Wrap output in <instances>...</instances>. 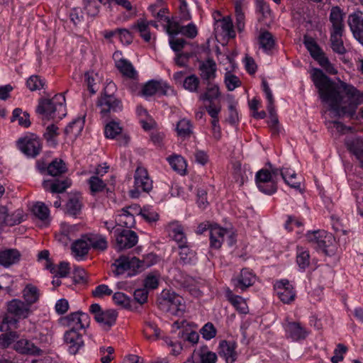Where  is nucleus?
Listing matches in <instances>:
<instances>
[{
    "label": "nucleus",
    "mask_w": 363,
    "mask_h": 363,
    "mask_svg": "<svg viewBox=\"0 0 363 363\" xmlns=\"http://www.w3.org/2000/svg\"><path fill=\"white\" fill-rule=\"evenodd\" d=\"M255 279V276L252 272L245 268L241 270L240 276L233 279V281L235 288L244 291L254 284Z\"/></svg>",
    "instance_id": "5701e85b"
},
{
    "label": "nucleus",
    "mask_w": 363,
    "mask_h": 363,
    "mask_svg": "<svg viewBox=\"0 0 363 363\" xmlns=\"http://www.w3.org/2000/svg\"><path fill=\"white\" fill-rule=\"evenodd\" d=\"M21 254L17 249L9 248L0 250V265L8 268L17 264L21 259Z\"/></svg>",
    "instance_id": "aec40b11"
},
{
    "label": "nucleus",
    "mask_w": 363,
    "mask_h": 363,
    "mask_svg": "<svg viewBox=\"0 0 363 363\" xmlns=\"http://www.w3.org/2000/svg\"><path fill=\"white\" fill-rule=\"evenodd\" d=\"M217 23L229 38H234L235 36L233 22L229 16L223 17L221 20L218 21Z\"/></svg>",
    "instance_id": "8fccbe9b"
},
{
    "label": "nucleus",
    "mask_w": 363,
    "mask_h": 363,
    "mask_svg": "<svg viewBox=\"0 0 363 363\" xmlns=\"http://www.w3.org/2000/svg\"><path fill=\"white\" fill-rule=\"evenodd\" d=\"M347 24L354 38L363 46V12L357 11L350 13Z\"/></svg>",
    "instance_id": "f8f14e48"
},
{
    "label": "nucleus",
    "mask_w": 363,
    "mask_h": 363,
    "mask_svg": "<svg viewBox=\"0 0 363 363\" xmlns=\"http://www.w3.org/2000/svg\"><path fill=\"white\" fill-rule=\"evenodd\" d=\"M114 234L116 241V249L118 251L134 247L138 240L136 233L128 229L120 230L117 228L115 230Z\"/></svg>",
    "instance_id": "1a4fd4ad"
},
{
    "label": "nucleus",
    "mask_w": 363,
    "mask_h": 363,
    "mask_svg": "<svg viewBox=\"0 0 363 363\" xmlns=\"http://www.w3.org/2000/svg\"><path fill=\"white\" fill-rule=\"evenodd\" d=\"M200 361L194 363H216L217 361V355L215 352L208 350L207 346L201 347L199 352Z\"/></svg>",
    "instance_id": "49530a36"
},
{
    "label": "nucleus",
    "mask_w": 363,
    "mask_h": 363,
    "mask_svg": "<svg viewBox=\"0 0 363 363\" xmlns=\"http://www.w3.org/2000/svg\"><path fill=\"white\" fill-rule=\"evenodd\" d=\"M281 176L284 182L291 188L299 190L301 189V183H291L290 180L295 179L296 177V174L294 170L289 168L281 169Z\"/></svg>",
    "instance_id": "09e8293b"
},
{
    "label": "nucleus",
    "mask_w": 363,
    "mask_h": 363,
    "mask_svg": "<svg viewBox=\"0 0 363 363\" xmlns=\"http://www.w3.org/2000/svg\"><path fill=\"white\" fill-rule=\"evenodd\" d=\"M200 80L195 74L188 76L184 80L183 86L184 89L191 92H196L198 91Z\"/></svg>",
    "instance_id": "6e6d98bb"
},
{
    "label": "nucleus",
    "mask_w": 363,
    "mask_h": 363,
    "mask_svg": "<svg viewBox=\"0 0 363 363\" xmlns=\"http://www.w3.org/2000/svg\"><path fill=\"white\" fill-rule=\"evenodd\" d=\"M113 300L117 305L121 306L123 308H130L131 300L124 293L116 292L113 295Z\"/></svg>",
    "instance_id": "338daca9"
},
{
    "label": "nucleus",
    "mask_w": 363,
    "mask_h": 363,
    "mask_svg": "<svg viewBox=\"0 0 363 363\" xmlns=\"http://www.w3.org/2000/svg\"><path fill=\"white\" fill-rule=\"evenodd\" d=\"M192 123L189 120L183 118L180 120L176 126V131L178 136L182 138L190 137L192 134Z\"/></svg>",
    "instance_id": "e433bc0d"
},
{
    "label": "nucleus",
    "mask_w": 363,
    "mask_h": 363,
    "mask_svg": "<svg viewBox=\"0 0 363 363\" xmlns=\"http://www.w3.org/2000/svg\"><path fill=\"white\" fill-rule=\"evenodd\" d=\"M71 185V180L65 178L62 179H52L44 180L43 186L45 191H49L52 194H60L66 191Z\"/></svg>",
    "instance_id": "f3484780"
},
{
    "label": "nucleus",
    "mask_w": 363,
    "mask_h": 363,
    "mask_svg": "<svg viewBox=\"0 0 363 363\" xmlns=\"http://www.w3.org/2000/svg\"><path fill=\"white\" fill-rule=\"evenodd\" d=\"M84 9L88 16L96 17L99 13V4L96 0H83Z\"/></svg>",
    "instance_id": "5fc2aeb1"
},
{
    "label": "nucleus",
    "mask_w": 363,
    "mask_h": 363,
    "mask_svg": "<svg viewBox=\"0 0 363 363\" xmlns=\"http://www.w3.org/2000/svg\"><path fill=\"white\" fill-rule=\"evenodd\" d=\"M199 69L200 71V76L206 82H212L216 76V64L213 59H208L206 61L201 62L199 65Z\"/></svg>",
    "instance_id": "a211bd4d"
},
{
    "label": "nucleus",
    "mask_w": 363,
    "mask_h": 363,
    "mask_svg": "<svg viewBox=\"0 0 363 363\" xmlns=\"http://www.w3.org/2000/svg\"><path fill=\"white\" fill-rule=\"evenodd\" d=\"M344 16L339 6H333L330 9L329 21L332 24L330 31H345Z\"/></svg>",
    "instance_id": "412c9836"
},
{
    "label": "nucleus",
    "mask_w": 363,
    "mask_h": 363,
    "mask_svg": "<svg viewBox=\"0 0 363 363\" xmlns=\"http://www.w3.org/2000/svg\"><path fill=\"white\" fill-rule=\"evenodd\" d=\"M160 86V81L157 80H150L147 82L142 89V94L144 96H152L154 94H157L158 91V88Z\"/></svg>",
    "instance_id": "3c124183"
},
{
    "label": "nucleus",
    "mask_w": 363,
    "mask_h": 363,
    "mask_svg": "<svg viewBox=\"0 0 363 363\" xmlns=\"http://www.w3.org/2000/svg\"><path fill=\"white\" fill-rule=\"evenodd\" d=\"M13 348L19 354L32 356H41L43 351L27 339H21L13 345Z\"/></svg>",
    "instance_id": "dca6fc26"
},
{
    "label": "nucleus",
    "mask_w": 363,
    "mask_h": 363,
    "mask_svg": "<svg viewBox=\"0 0 363 363\" xmlns=\"http://www.w3.org/2000/svg\"><path fill=\"white\" fill-rule=\"evenodd\" d=\"M121 131L122 128L119 124L112 121L106 125L104 133L107 138H117L119 145H126L129 143L130 138L125 134H121Z\"/></svg>",
    "instance_id": "2eb2a0df"
},
{
    "label": "nucleus",
    "mask_w": 363,
    "mask_h": 363,
    "mask_svg": "<svg viewBox=\"0 0 363 363\" xmlns=\"http://www.w3.org/2000/svg\"><path fill=\"white\" fill-rule=\"evenodd\" d=\"M133 28H137L140 33V36L145 42H149L151 39V34L148 29V23L144 20L138 21L137 23L133 26Z\"/></svg>",
    "instance_id": "864d4df0"
},
{
    "label": "nucleus",
    "mask_w": 363,
    "mask_h": 363,
    "mask_svg": "<svg viewBox=\"0 0 363 363\" xmlns=\"http://www.w3.org/2000/svg\"><path fill=\"white\" fill-rule=\"evenodd\" d=\"M258 39L259 47L262 48L266 52L271 51L275 45L274 36L270 32L267 30L262 32L259 34Z\"/></svg>",
    "instance_id": "72a5a7b5"
},
{
    "label": "nucleus",
    "mask_w": 363,
    "mask_h": 363,
    "mask_svg": "<svg viewBox=\"0 0 363 363\" xmlns=\"http://www.w3.org/2000/svg\"><path fill=\"white\" fill-rule=\"evenodd\" d=\"M179 262L183 264L193 263L196 259V253L190 248L188 244L179 245Z\"/></svg>",
    "instance_id": "473e14b6"
},
{
    "label": "nucleus",
    "mask_w": 363,
    "mask_h": 363,
    "mask_svg": "<svg viewBox=\"0 0 363 363\" xmlns=\"http://www.w3.org/2000/svg\"><path fill=\"white\" fill-rule=\"evenodd\" d=\"M303 44L313 58L323 52L315 40L311 37L305 35L303 38Z\"/></svg>",
    "instance_id": "a18cd8bd"
},
{
    "label": "nucleus",
    "mask_w": 363,
    "mask_h": 363,
    "mask_svg": "<svg viewBox=\"0 0 363 363\" xmlns=\"http://www.w3.org/2000/svg\"><path fill=\"white\" fill-rule=\"evenodd\" d=\"M345 144L347 150L353 154L359 162L360 167L363 169V139L360 138H348Z\"/></svg>",
    "instance_id": "6ab92c4d"
},
{
    "label": "nucleus",
    "mask_w": 363,
    "mask_h": 363,
    "mask_svg": "<svg viewBox=\"0 0 363 363\" xmlns=\"http://www.w3.org/2000/svg\"><path fill=\"white\" fill-rule=\"evenodd\" d=\"M116 67L123 75L130 79L136 78L137 72L132 64L127 60H120L116 62Z\"/></svg>",
    "instance_id": "f704fd0d"
},
{
    "label": "nucleus",
    "mask_w": 363,
    "mask_h": 363,
    "mask_svg": "<svg viewBox=\"0 0 363 363\" xmlns=\"http://www.w3.org/2000/svg\"><path fill=\"white\" fill-rule=\"evenodd\" d=\"M97 106L100 108L101 117L106 119L111 118V113L119 112L123 109L121 101L113 94H107L106 89L98 99Z\"/></svg>",
    "instance_id": "0eeeda50"
},
{
    "label": "nucleus",
    "mask_w": 363,
    "mask_h": 363,
    "mask_svg": "<svg viewBox=\"0 0 363 363\" xmlns=\"http://www.w3.org/2000/svg\"><path fill=\"white\" fill-rule=\"evenodd\" d=\"M147 262L148 261H143V259L140 260L135 257H133L130 259L128 257L122 255L116 259L113 264V266L116 267L114 273L118 276L130 269L132 270L133 272L129 274L130 276L135 275L151 267V263Z\"/></svg>",
    "instance_id": "39448f33"
},
{
    "label": "nucleus",
    "mask_w": 363,
    "mask_h": 363,
    "mask_svg": "<svg viewBox=\"0 0 363 363\" xmlns=\"http://www.w3.org/2000/svg\"><path fill=\"white\" fill-rule=\"evenodd\" d=\"M274 289L280 300L284 303H289L294 300L295 291L287 279H282L274 284Z\"/></svg>",
    "instance_id": "4468645a"
},
{
    "label": "nucleus",
    "mask_w": 363,
    "mask_h": 363,
    "mask_svg": "<svg viewBox=\"0 0 363 363\" xmlns=\"http://www.w3.org/2000/svg\"><path fill=\"white\" fill-rule=\"evenodd\" d=\"M33 212L42 220H45L49 216V210L43 203H37L33 208Z\"/></svg>",
    "instance_id": "774afa93"
},
{
    "label": "nucleus",
    "mask_w": 363,
    "mask_h": 363,
    "mask_svg": "<svg viewBox=\"0 0 363 363\" xmlns=\"http://www.w3.org/2000/svg\"><path fill=\"white\" fill-rule=\"evenodd\" d=\"M118 313L115 310H106L96 314L94 317L96 321L104 329H109L115 324Z\"/></svg>",
    "instance_id": "a878e982"
},
{
    "label": "nucleus",
    "mask_w": 363,
    "mask_h": 363,
    "mask_svg": "<svg viewBox=\"0 0 363 363\" xmlns=\"http://www.w3.org/2000/svg\"><path fill=\"white\" fill-rule=\"evenodd\" d=\"M183 298L174 291L164 290L158 301L160 309L169 312L172 315H179L182 313Z\"/></svg>",
    "instance_id": "423d86ee"
},
{
    "label": "nucleus",
    "mask_w": 363,
    "mask_h": 363,
    "mask_svg": "<svg viewBox=\"0 0 363 363\" xmlns=\"http://www.w3.org/2000/svg\"><path fill=\"white\" fill-rule=\"evenodd\" d=\"M65 97L62 94H56L53 98L40 99L36 108V112L48 120L62 119L67 114Z\"/></svg>",
    "instance_id": "7ed1b4c3"
},
{
    "label": "nucleus",
    "mask_w": 363,
    "mask_h": 363,
    "mask_svg": "<svg viewBox=\"0 0 363 363\" xmlns=\"http://www.w3.org/2000/svg\"><path fill=\"white\" fill-rule=\"evenodd\" d=\"M242 0L235 4L236 24L238 31L241 32L245 28V15L242 11L241 4Z\"/></svg>",
    "instance_id": "bf43d9fd"
},
{
    "label": "nucleus",
    "mask_w": 363,
    "mask_h": 363,
    "mask_svg": "<svg viewBox=\"0 0 363 363\" xmlns=\"http://www.w3.org/2000/svg\"><path fill=\"white\" fill-rule=\"evenodd\" d=\"M206 91L199 96L201 101H208L209 103H214V100L220 96L218 85L213 82H206Z\"/></svg>",
    "instance_id": "7c9ffc66"
},
{
    "label": "nucleus",
    "mask_w": 363,
    "mask_h": 363,
    "mask_svg": "<svg viewBox=\"0 0 363 363\" xmlns=\"http://www.w3.org/2000/svg\"><path fill=\"white\" fill-rule=\"evenodd\" d=\"M228 230L217 225L211 226L210 229V247L213 249L220 248Z\"/></svg>",
    "instance_id": "b1692460"
},
{
    "label": "nucleus",
    "mask_w": 363,
    "mask_h": 363,
    "mask_svg": "<svg viewBox=\"0 0 363 363\" xmlns=\"http://www.w3.org/2000/svg\"><path fill=\"white\" fill-rule=\"evenodd\" d=\"M235 343L231 341L221 340L218 346V354L227 363H233L236 360Z\"/></svg>",
    "instance_id": "4be33fe9"
},
{
    "label": "nucleus",
    "mask_w": 363,
    "mask_h": 363,
    "mask_svg": "<svg viewBox=\"0 0 363 363\" xmlns=\"http://www.w3.org/2000/svg\"><path fill=\"white\" fill-rule=\"evenodd\" d=\"M296 262L301 269L305 270L310 264L309 252L306 250L303 247H298L296 253Z\"/></svg>",
    "instance_id": "c03bdc74"
},
{
    "label": "nucleus",
    "mask_w": 363,
    "mask_h": 363,
    "mask_svg": "<svg viewBox=\"0 0 363 363\" xmlns=\"http://www.w3.org/2000/svg\"><path fill=\"white\" fill-rule=\"evenodd\" d=\"M255 182L259 191L266 194H274L277 189V182L269 169L259 170L255 175Z\"/></svg>",
    "instance_id": "6e6552de"
},
{
    "label": "nucleus",
    "mask_w": 363,
    "mask_h": 363,
    "mask_svg": "<svg viewBox=\"0 0 363 363\" xmlns=\"http://www.w3.org/2000/svg\"><path fill=\"white\" fill-rule=\"evenodd\" d=\"M140 216L148 223L156 222L159 220L158 213L152 211L149 206H144L142 210H140Z\"/></svg>",
    "instance_id": "69168bd1"
},
{
    "label": "nucleus",
    "mask_w": 363,
    "mask_h": 363,
    "mask_svg": "<svg viewBox=\"0 0 363 363\" xmlns=\"http://www.w3.org/2000/svg\"><path fill=\"white\" fill-rule=\"evenodd\" d=\"M13 330H8L7 333L0 335V345L3 348L9 347L10 345L15 343V341L19 337L18 333Z\"/></svg>",
    "instance_id": "de8ad7c7"
},
{
    "label": "nucleus",
    "mask_w": 363,
    "mask_h": 363,
    "mask_svg": "<svg viewBox=\"0 0 363 363\" xmlns=\"http://www.w3.org/2000/svg\"><path fill=\"white\" fill-rule=\"evenodd\" d=\"M31 309L24 301L13 298L6 303V311L1 316L0 331H8L18 328L20 319L27 318Z\"/></svg>",
    "instance_id": "f03ea898"
},
{
    "label": "nucleus",
    "mask_w": 363,
    "mask_h": 363,
    "mask_svg": "<svg viewBox=\"0 0 363 363\" xmlns=\"http://www.w3.org/2000/svg\"><path fill=\"white\" fill-rule=\"evenodd\" d=\"M285 330L286 335L296 341L305 339L308 335L306 330L296 322L288 323L285 326Z\"/></svg>",
    "instance_id": "bb28decb"
},
{
    "label": "nucleus",
    "mask_w": 363,
    "mask_h": 363,
    "mask_svg": "<svg viewBox=\"0 0 363 363\" xmlns=\"http://www.w3.org/2000/svg\"><path fill=\"white\" fill-rule=\"evenodd\" d=\"M82 200L77 195L71 196L66 204L67 213L72 216L78 215L82 209Z\"/></svg>",
    "instance_id": "c9c22d12"
},
{
    "label": "nucleus",
    "mask_w": 363,
    "mask_h": 363,
    "mask_svg": "<svg viewBox=\"0 0 363 363\" xmlns=\"http://www.w3.org/2000/svg\"><path fill=\"white\" fill-rule=\"evenodd\" d=\"M84 125V117H78L67 125L65 129V133L66 135L74 133L75 135H77L82 130Z\"/></svg>",
    "instance_id": "37998d69"
},
{
    "label": "nucleus",
    "mask_w": 363,
    "mask_h": 363,
    "mask_svg": "<svg viewBox=\"0 0 363 363\" xmlns=\"http://www.w3.org/2000/svg\"><path fill=\"white\" fill-rule=\"evenodd\" d=\"M330 41L331 43V48L333 52L340 55L345 54L347 50L344 46L343 40L342 39L344 32L330 31Z\"/></svg>",
    "instance_id": "c756f323"
},
{
    "label": "nucleus",
    "mask_w": 363,
    "mask_h": 363,
    "mask_svg": "<svg viewBox=\"0 0 363 363\" xmlns=\"http://www.w3.org/2000/svg\"><path fill=\"white\" fill-rule=\"evenodd\" d=\"M59 135L58 127L52 123L46 128L43 137L50 145L56 146L57 145V138Z\"/></svg>",
    "instance_id": "4c0bfd02"
},
{
    "label": "nucleus",
    "mask_w": 363,
    "mask_h": 363,
    "mask_svg": "<svg viewBox=\"0 0 363 363\" xmlns=\"http://www.w3.org/2000/svg\"><path fill=\"white\" fill-rule=\"evenodd\" d=\"M171 167L178 173L184 174L186 172V163L184 157L179 155L172 156L168 158Z\"/></svg>",
    "instance_id": "58836bf2"
},
{
    "label": "nucleus",
    "mask_w": 363,
    "mask_h": 363,
    "mask_svg": "<svg viewBox=\"0 0 363 363\" xmlns=\"http://www.w3.org/2000/svg\"><path fill=\"white\" fill-rule=\"evenodd\" d=\"M85 238L89 240L90 247L95 250L103 252L108 247L106 238L101 234H85Z\"/></svg>",
    "instance_id": "cd10ccee"
},
{
    "label": "nucleus",
    "mask_w": 363,
    "mask_h": 363,
    "mask_svg": "<svg viewBox=\"0 0 363 363\" xmlns=\"http://www.w3.org/2000/svg\"><path fill=\"white\" fill-rule=\"evenodd\" d=\"M168 232L178 246L187 244L184 227L178 221L172 222L168 225Z\"/></svg>",
    "instance_id": "393cba45"
},
{
    "label": "nucleus",
    "mask_w": 363,
    "mask_h": 363,
    "mask_svg": "<svg viewBox=\"0 0 363 363\" xmlns=\"http://www.w3.org/2000/svg\"><path fill=\"white\" fill-rule=\"evenodd\" d=\"M23 293L25 303L28 304L30 308L39 298L38 290L35 286L28 285L24 289Z\"/></svg>",
    "instance_id": "a19ab883"
},
{
    "label": "nucleus",
    "mask_w": 363,
    "mask_h": 363,
    "mask_svg": "<svg viewBox=\"0 0 363 363\" xmlns=\"http://www.w3.org/2000/svg\"><path fill=\"white\" fill-rule=\"evenodd\" d=\"M165 21L167 22L166 30L169 36L176 35L181 32L182 27L178 21L171 20L169 17H165Z\"/></svg>",
    "instance_id": "052dcab7"
},
{
    "label": "nucleus",
    "mask_w": 363,
    "mask_h": 363,
    "mask_svg": "<svg viewBox=\"0 0 363 363\" xmlns=\"http://www.w3.org/2000/svg\"><path fill=\"white\" fill-rule=\"evenodd\" d=\"M23 213L21 209L15 211L12 214L9 215L6 213V224L7 225H14L21 223L23 221Z\"/></svg>",
    "instance_id": "13d9d810"
},
{
    "label": "nucleus",
    "mask_w": 363,
    "mask_h": 363,
    "mask_svg": "<svg viewBox=\"0 0 363 363\" xmlns=\"http://www.w3.org/2000/svg\"><path fill=\"white\" fill-rule=\"evenodd\" d=\"M134 179L135 191H131L132 197H138L140 190L147 193L152 190V181L149 177L146 169L138 167L135 172Z\"/></svg>",
    "instance_id": "9d476101"
},
{
    "label": "nucleus",
    "mask_w": 363,
    "mask_h": 363,
    "mask_svg": "<svg viewBox=\"0 0 363 363\" xmlns=\"http://www.w3.org/2000/svg\"><path fill=\"white\" fill-rule=\"evenodd\" d=\"M45 267L49 269L52 274H55L59 277H65L69 272V263L66 262H61L57 267L52 263L46 264Z\"/></svg>",
    "instance_id": "ea45409f"
},
{
    "label": "nucleus",
    "mask_w": 363,
    "mask_h": 363,
    "mask_svg": "<svg viewBox=\"0 0 363 363\" xmlns=\"http://www.w3.org/2000/svg\"><path fill=\"white\" fill-rule=\"evenodd\" d=\"M308 242L317 250L322 251L326 255L332 256L335 254V238L331 233L325 230H315L306 234Z\"/></svg>",
    "instance_id": "20e7f679"
},
{
    "label": "nucleus",
    "mask_w": 363,
    "mask_h": 363,
    "mask_svg": "<svg viewBox=\"0 0 363 363\" xmlns=\"http://www.w3.org/2000/svg\"><path fill=\"white\" fill-rule=\"evenodd\" d=\"M89 184L92 193L102 191L106 186L104 181L96 176H92L90 177L89 179Z\"/></svg>",
    "instance_id": "680f3d73"
},
{
    "label": "nucleus",
    "mask_w": 363,
    "mask_h": 363,
    "mask_svg": "<svg viewBox=\"0 0 363 363\" xmlns=\"http://www.w3.org/2000/svg\"><path fill=\"white\" fill-rule=\"evenodd\" d=\"M78 312L72 313L65 318V324L69 328V330L79 331V330H82V328L81 326V323L78 322Z\"/></svg>",
    "instance_id": "4d7b16f0"
},
{
    "label": "nucleus",
    "mask_w": 363,
    "mask_h": 363,
    "mask_svg": "<svg viewBox=\"0 0 363 363\" xmlns=\"http://www.w3.org/2000/svg\"><path fill=\"white\" fill-rule=\"evenodd\" d=\"M64 341L71 354H76L84 345L82 335L74 330H68L65 333Z\"/></svg>",
    "instance_id": "ddd939ff"
},
{
    "label": "nucleus",
    "mask_w": 363,
    "mask_h": 363,
    "mask_svg": "<svg viewBox=\"0 0 363 363\" xmlns=\"http://www.w3.org/2000/svg\"><path fill=\"white\" fill-rule=\"evenodd\" d=\"M19 149L27 156L35 157L41 150V143L34 135L20 138L18 141Z\"/></svg>",
    "instance_id": "9b49d317"
},
{
    "label": "nucleus",
    "mask_w": 363,
    "mask_h": 363,
    "mask_svg": "<svg viewBox=\"0 0 363 363\" xmlns=\"http://www.w3.org/2000/svg\"><path fill=\"white\" fill-rule=\"evenodd\" d=\"M89 249V240L85 238V235L72 245V250L76 257H84L88 254Z\"/></svg>",
    "instance_id": "c85d7f7f"
},
{
    "label": "nucleus",
    "mask_w": 363,
    "mask_h": 363,
    "mask_svg": "<svg viewBox=\"0 0 363 363\" xmlns=\"http://www.w3.org/2000/svg\"><path fill=\"white\" fill-rule=\"evenodd\" d=\"M169 44L171 49L177 54L183 50L187 42L184 38H175L174 35L169 36Z\"/></svg>",
    "instance_id": "0e129e2a"
},
{
    "label": "nucleus",
    "mask_w": 363,
    "mask_h": 363,
    "mask_svg": "<svg viewBox=\"0 0 363 363\" xmlns=\"http://www.w3.org/2000/svg\"><path fill=\"white\" fill-rule=\"evenodd\" d=\"M30 116L27 112H23L21 108H15L12 113L11 121L13 122L18 120V124L24 128H28L30 125Z\"/></svg>",
    "instance_id": "79ce46f5"
},
{
    "label": "nucleus",
    "mask_w": 363,
    "mask_h": 363,
    "mask_svg": "<svg viewBox=\"0 0 363 363\" xmlns=\"http://www.w3.org/2000/svg\"><path fill=\"white\" fill-rule=\"evenodd\" d=\"M67 170L65 163L62 160L55 159L47 167V174L56 177L65 173Z\"/></svg>",
    "instance_id": "2f4dec72"
},
{
    "label": "nucleus",
    "mask_w": 363,
    "mask_h": 363,
    "mask_svg": "<svg viewBox=\"0 0 363 363\" xmlns=\"http://www.w3.org/2000/svg\"><path fill=\"white\" fill-rule=\"evenodd\" d=\"M311 77L320 99L329 104L335 115L351 119L363 118V110L356 113L357 106L363 104V94L354 86L342 81L333 82L320 69H314Z\"/></svg>",
    "instance_id": "f257e3e1"
},
{
    "label": "nucleus",
    "mask_w": 363,
    "mask_h": 363,
    "mask_svg": "<svg viewBox=\"0 0 363 363\" xmlns=\"http://www.w3.org/2000/svg\"><path fill=\"white\" fill-rule=\"evenodd\" d=\"M45 83V79L38 75H32L28 79L26 85L30 91H34L43 89Z\"/></svg>",
    "instance_id": "603ef678"
},
{
    "label": "nucleus",
    "mask_w": 363,
    "mask_h": 363,
    "mask_svg": "<svg viewBox=\"0 0 363 363\" xmlns=\"http://www.w3.org/2000/svg\"><path fill=\"white\" fill-rule=\"evenodd\" d=\"M225 83L229 91H233L235 88L241 85V81L235 74L230 72H226L225 75Z\"/></svg>",
    "instance_id": "e2e57ef3"
}]
</instances>
